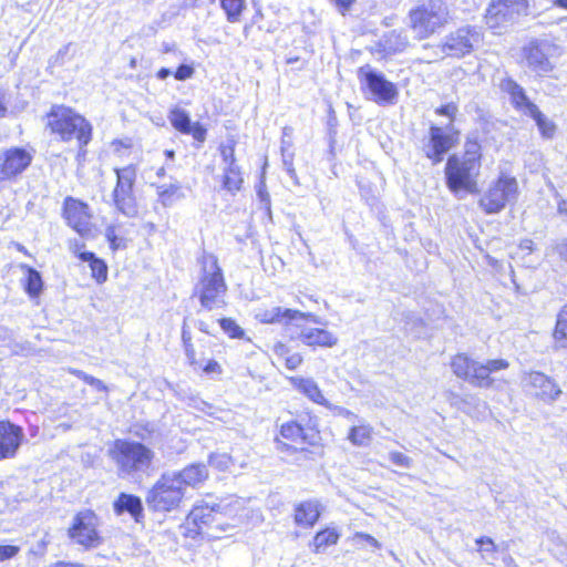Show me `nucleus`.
<instances>
[{"label":"nucleus","instance_id":"nucleus-1","mask_svg":"<svg viewBox=\"0 0 567 567\" xmlns=\"http://www.w3.org/2000/svg\"><path fill=\"white\" fill-rule=\"evenodd\" d=\"M45 126L63 142L76 140L80 148L91 141V124L82 115L63 105L51 107Z\"/></svg>","mask_w":567,"mask_h":567},{"label":"nucleus","instance_id":"nucleus-2","mask_svg":"<svg viewBox=\"0 0 567 567\" xmlns=\"http://www.w3.org/2000/svg\"><path fill=\"white\" fill-rule=\"evenodd\" d=\"M410 28L415 38L427 39L450 21V10L443 0H425L409 13Z\"/></svg>","mask_w":567,"mask_h":567},{"label":"nucleus","instance_id":"nucleus-3","mask_svg":"<svg viewBox=\"0 0 567 567\" xmlns=\"http://www.w3.org/2000/svg\"><path fill=\"white\" fill-rule=\"evenodd\" d=\"M109 454L122 475L147 471L154 457L151 449L140 442L127 440H116Z\"/></svg>","mask_w":567,"mask_h":567},{"label":"nucleus","instance_id":"nucleus-4","mask_svg":"<svg viewBox=\"0 0 567 567\" xmlns=\"http://www.w3.org/2000/svg\"><path fill=\"white\" fill-rule=\"evenodd\" d=\"M203 271L204 274L197 288L200 305L207 310L224 307L226 305L227 286L215 256H204Z\"/></svg>","mask_w":567,"mask_h":567},{"label":"nucleus","instance_id":"nucleus-5","mask_svg":"<svg viewBox=\"0 0 567 567\" xmlns=\"http://www.w3.org/2000/svg\"><path fill=\"white\" fill-rule=\"evenodd\" d=\"M518 194L516 178L501 174L496 181L489 184L478 204L486 214H497L507 205L515 203Z\"/></svg>","mask_w":567,"mask_h":567},{"label":"nucleus","instance_id":"nucleus-6","mask_svg":"<svg viewBox=\"0 0 567 567\" xmlns=\"http://www.w3.org/2000/svg\"><path fill=\"white\" fill-rule=\"evenodd\" d=\"M184 495L177 476L165 473L147 493L146 504L153 511L169 512L179 505Z\"/></svg>","mask_w":567,"mask_h":567},{"label":"nucleus","instance_id":"nucleus-7","mask_svg":"<svg viewBox=\"0 0 567 567\" xmlns=\"http://www.w3.org/2000/svg\"><path fill=\"white\" fill-rule=\"evenodd\" d=\"M481 164L464 159L458 156H451L447 159L445 174L450 189L456 193L465 189L470 193L475 190L476 177L480 174Z\"/></svg>","mask_w":567,"mask_h":567},{"label":"nucleus","instance_id":"nucleus-8","mask_svg":"<svg viewBox=\"0 0 567 567\" xmlns=\"http://www.w3.org/2000/svg\"><path fill=\"white\" fill-rule=\"evenodd\" d=\"M116 186L113 190V202L116 209L127 217L137 215L133 186L136 179V168L133 165L115 168Z\"/></svg>","mask_w":567,"mask_h":567},{"label":"nucleus","instance_id":"nucleus-9","mask_svg":"<svg viewBox=\"0 0 567 567\" xmlns=\"http://www.w3.org/2000/svg\"><path fill=\"white\" fill-rule=\"evenodd\" d=\"M358 76L362 84L370 91L372 100L378 104H392L398 97V89L394 83L369 64L361 66Z\"/></svg>","mask_w":567,"mask_h":567},{"label":"nucleus","instance_id":"nucleus-10","mask_svg":"<svg viewBox=\"0 0 567 567\" xmlns=\"http://www.w3.org/2000/svg\"><path fill=\"white\" fill-rule=\"evenodd\" d=\"M527 10L526 0H491L485 14L486 25L497 31Z\"/></svg>","mask_w":567,"mask_h":567},{"label":"nucleus","instance_id":"nucleus-11","mask_svg":"<svg viewBox=\"0 0 567 567\" xmlns=\"http://www.w3.org/2000/svg\"><path fill=\"white\" fill-rule=\"evenodd\" d=\"M280 436L290 443L277 439L276 443L279 452L305 454L307 452L306 445L315 444L317 433L310 429H303L295 421H290L281 425Z\"/></svg>","mask_w":567,"mask_h":567},{"label":"nucleus","instance_id":"nucleus-12","mask_svg":"<svg viewBox=\"0 0 567 567\" xmlns=\"http://www.w3.org/2000/svg\"><path fill=\"white\" fill-rule=\"evenodd\" d=\"M480 41L481 34L475 28L462 27L443 39L440 50L444 56L460 59L470 54Z\"/></svg>","mask_w":567,"mask_h":567},{"label":"nucleus","instance_id":"nucleus-13","mask_svg":"<svg viewBox=\"0 0 567 567\" xmlns=\"http://www.w3.org/2000/svg\"><path fill=\"white\" fill-rule=\"evenodd\" d=\"M32 147H10L0 152V181L12 179L22 174L32 163Z\"/></svg>","mask_w":567,"mask_h":567},{"label":"nucleus","instance_id":"nucleus-14","mask_svg":"<svg viewBox=\"0 0 567 567\" xmlns=\"http://www.w3.org/2000/svg\"><path fill=\"white\" fill-rule=\"evenodd\" d=\"M97 516L92 511H83L73 518L69 529V536L76 544L89 547H96L100 544L97 533Z\"/></svg>","mask_w":567,"mask_h":567},{"label":"nucleus","instance_id":"nucleus-15","mask_svg":"<svg viewBox=\"0 0 567 567\" xmlns=\"http://www.w3.org/2000/svg\"><path fill=\"white\" fill-rule=\"evenodd\" d=\"M240 509H243V502L239 498H233L227 504H217L216 506L199 505L190 511L188 520L200 528L203 525L215 522L217 514L236 517Z\"/></svg>","mask_w":567,"mask_h":567},{"label":"nucleus","instance_id":"nucleus-16","mask_svg":"<svg viewBox=\"0 0 567 567\" xmlns=\"http://www.w3.org/2000/svg\"><path fill=\"white\" fill-rule=\"evenodd\" d=\"M64 217L68 225L81 236H89L92 231L91 213L89 206L75 198L66 197L64 200Z\"/></svg>","mask_w":567,"mask_h":567},{"label":"nucleus","instance_id":"nucleus-17","mask_svg":"<svg viewBox=\"0 0 567 567\" xmlns=\"http://www.w3.org/2000/svg\"><path fill=\"white\" fill-rule=\"evenodd\" d=\"M524 382L526 386H529L534 391L537 398L545 402H554L561 394V390L557 383L543 372H527Z\"/></svg>","mask_w":567,"mask_h":567},{"label":"nucleus","instance_id":"nucleus-18","mask_svg":"<svg viewBox=\"0 0 567 567\" xmlns=\"http://www.w3.org/2000/svg\"><path fill=\"white\" fill-rule=\"evenodd\" d=\"M256 319L262 323H275L284 320L288 322L298 321L301 319L310 320L315 323H320L319 318L312 313H305L292 309H282L281 307H272L270 309H260L255 315Z\"/></svg>","mask_w":567,"mask_h":567},{"label":"nucleus","instance_id":"nucleus-19","mask_svg":"<svg viewBox=\"0 0 567 567\" xmlns=\"http://www.w3.org/2000/svg\"><path fill=\"white\" fill-rule=\"evenodd\" d=\"M454 143V136L451 133L432 125L430 127V145L426 151V156L434 163H439L442 161L444 154L453 147Z\"/></svg>","mask_w":567,"mask_h":567},{"label":"nucleus","instance_id":"nucleus-20","mask_svg":"<svg viewBox=\"0 0 567 567\" xmlns=\"http://www.w3.org/2000/svg\"><path fill=\"white\" fill-rule=\"evenodd\" d=\"M23 439L20 426L0 422V460L14 456Z\"/></svg>","mask_w":567,"mask_h":567},{"label":"nucleus","instance_id":"nucleus-21","mask_svg":"<svg viewBox=\"0 0 567 567\" xmlns=\"http://www.w3.org/2000/svg\"><path fill=\"white\" fill-rule=\"evenodd\" d=\"M297 338L308 347L332 348L338 343L332 332L320 328L303 327Z\"/></svg>","mask_w":567,"mask_h":567},{"label":"nucleus","instance_id":"nucleus-22","mask_svg":"<svg viewBox=\"0 0 567 567\" xmlns=\"http://www.w3.org/2000/svg\"><path fill=\"white\" fill-rule=\"evenodd\" d=\"M288 380L295 390L303 394L310 401L326 408H330V403L324 398L320 388L318 386V383L313 379L303 377H290Z\"/></svg>","mask_w":567,"mask_h":567},{"label":"nucleus","instance_id":"nucleus-23","mask_svg":"<svg viewBox=\"0 0 567 567\" xmlns=\"http://www.w3.org/2000/svg\"><path fill=\"white\" fill-rule=\"evenodd\" d=\"M451 367L457 378L464 379L471 384L478 386L476 375H478L480 362L471 359L466 354L460 353L453 358Z\"/></svg>","mask_w":567,"mask_h":567},{"label":"nucleus","instance_id":"nucleus-24","mask_svg":"<svg viewBox=\"0 0 567 567\" xmlns=\"http://www.w3.org/2000/svg\"><path fill=\"white\" fill-rule=\"evenodd\" d=\"M174 476H177L179 481L181 487H184V492L186 487H198L203 484L208 477V470L206 465L196 463L190 464L178 472H172Z\"/></svg>","mask_w":567,"mask_h":567},{"label":"nucleus","instance_id":"nucleus-25","mask_svg":"<svg viewBox=\"0 0 567 567\" xmlns=\"http://www.w3.org/2000/svg\"><path fill=\"white\" fill-rule=\"evenodd\" d=\"M502 90L511 95L512 104L524 114L530 112V106H536L532 103L525 94L524 89L518 85L514 80L507 79L502 82Z\"/></svg>","mask_w":567,"mask_h":567},{"label":"nucleus","instance_id":"nucleus-26","mask_svg":"<svg viewBox=\"0 0 567 567\" xmlns=\"http://www.w3.org/2000/svg\"><path fill=\"white\" fill-rule=\"evenodd\" d=\"M526 61L528 66L539 75L553 70L551 62L539 45L532 44L526 49Z\"/></svg>","mask_w":567,"mask_h":567},{"label":"nucleus","instance_id":"nucleus-27","mask_svg":"<svg viewBox=\"0 0 567 567\" xmlns=\"http://www.w3.org/2000/svg\"><path fill=\"white\" fill-rule=\"evenodd\" d=\"M319 503L313 501L302 502L295 508L296 524L305 527H311L319 519Z\"/></svg>","mask_w":567,"mask_h":567},{"label":"nucleus","instance_id":"nucleus-28","mask_svg":"<svg viewBox=\"0 0 567 567\" xmlns=\"http://www.w3.org/2000/svg\"><path fill=\"white\" fill-rule=\"evenodd\" d=\"M509 367L508 361L504 359H493L487 360L486 363H480L478 375L476 379L478 380L480 388H491L494 385V379L491 377L492 373L505 370Z\"/></svg>","mask_w":567,"mask_h":567},{"label":"nucleus","instance_id":"nucleus-29","mask_svg":"<svg viewBox=\"0 0 567 567\" xmlns=\"http://www.w3.org/2000/svg\"><path fill=\"white\" fill-rule=\"evenodd\" d=\"M114 512L117 515L123 513H128L136 522H138V517L142 515L143 507L140 497L121 493L117 499L114 502Z\"/></svg>","mask_w":567,"mask_h":567},{"label":"nucleus","instance_id":"nucleus-30","mask_svg":"<svg viewBox=\"0 0 567 567\" xmlns=\"http://www.w3.org/2000/svg\"><path fill=\"white\" fill-rule=\"evenodd\" d=\"M158 202L164 207L173 206L177 200L185 197L179 183L162 184L156 186Z\"/></svg>","mask_w":567,"mask_h":567},{"label":"nucleus","instance_id":"nucleus-31","mask_svg":"<svg viewBox=\"0 0 567 567\" xmlns=\"http://www.w3.org/2000/svg\"><path fill=\"white\" fill-rule=\"evenodd\" d=\"M373 427L368 423H360L350 429L348 440L354 446H367L372 441Z\"/></svg>","mask_w":567,"mask_h":567},{"label":"nucleus","instance_id":"nucleus-32","mask_svg":"<svg viewBox=\"0 0 567 567\" xmlns=\"http://www.w3.org/2000/svg\"><path fill=\"white\" fill-rule=\"evenodd\" d=\"M340 538V533L336 528H326L316 534L312 547L315 553H322L329 546L336 545Z\"/></svg>","mask_w":567,"mask_h":567},{"label":"nucleus","instance_id":"nucleus-33","mask_svg":"<svg viewBox=\"0 0 567 567\" xmlns=\"http://www.w3.org/2000/svg\"><path fill=\"white\" fill-rule=\"evenodd\" d=\"M292 146V143L290 138H281V156H282V167L285 172L289 175V177L292 179L295 185H300L298 175L296 173L295 166H293V152L290 151Z\"/></svg>","mask_w":567,"mask_h":567},{"label":"nucleus","instance_id":"nucleus-34","mask_svg":"<svg viewBox=\"0 0 567 567\" xmlns=\"http://www.w3.org/2000/svg\"><path fill=\"white\" fill-rule=\"evenodd\" d=\"M126 230L121 224H110L105 228V237L112 250L126 247Z\"/></svg>","mask_w":567,"mask_h":567},{"label":"nucleus","instance_id":"nucleus-35","mask_svg":"<svg viewBox=\"0 0 567 567\" xmlns=\"http://www.w3.org/2000/svg\"><path fill=\"white\" fill-rule=\"evenodd\" d=\"M537 124L540 134L546 138H551L556 132V125L553 121L546 117L537 106H530V112H527Z\"/></svg>","mask_w":567,"mask_h":567},{"label":"nucleus","instance_id":"nucleus-36","mask_svg":"<svg viewBox=\"0 0 567 567\" xmlns=\"http://www.w3.org/2000/svg\"><path fill=\"white\" fill-rule=\"evenodd\" d=\"M27 272L24 288L30 297H38L43 288V281L38 270L23 265L21 267Z\"/></svg>","mask_w":567,"mask_h":567},{"label":"nucleus","instance_id":"nucleus-37","mask_svg":"<svg viewBox=\"0 0 567 567\" xmlns=\"http://www.w3.org/2000/svg\"><path fill=\"white\" fill-rule=\"evenodd\" d=\"M209 464L219 470V471H228L231 470L238 463L239 467L245 466V461H237L234 455H228L227 453H212L209 455Z\"/></svg>","mask_w":567,"mask_h":567},{"label":"nucleus","instance_id":"nucleus-38","mask_svg":"<svg viewBox=\"0 0 567 567\" xmlns=\"http://www.w3.org/2000/svg\"><path fill=\"white\" fill-rule=\"evenodd\" d=\"M229 22L239 21V17L246 8V0H217Z\"/></svg>","mask_w":567,"mask_h":567},{"label":"nucleus","instance_id":"nucleus-39","mask_svg":"<svg viewBox=\"0 0 567 567\" xmlns=\"http://www.w3.org/2000/svg\"><path fill=\"white\" fill-rule=\"evenodd\" d=\"M168 120L172 126L183 134L188 131V127L193 124L189 114L181 107L172 109L168 114Z\"/></svg>","mask_w":567,"mask_h":567},{"label":"nucleus","instance_id":"nucleus-40","mask_svg":"<svg viewBox=\"0 0 567 567\" xmlns=\"http://www.w3.org/2000/svg\"><path fill=\"white\" fill-rule=\"evenodd\" d=\"M243 184L241 172L238 165L225 167L224 169V187L234 193L240 189Z\"/></svg>","mask_w":567,"mask_h":567},{"label":"nucleus","instance_id":"nucleus-41","mask_svg":"<svg viewBox=\"0 0 567 567\" xmlns=\"http://www.w3.org/2000/svg\"><path fill=\"white\" fill-rule=\"evenodd\" d=\"M476 544L478 545V550L481 551L482 558L488 563H493L496 557V545L489 537H481L476 539Z\"/></svg>","mask_w":567,"mask_h":567},{"label":"nucleus","instance_id":"nucleus-42","mask_svg":"<svg viewBox=\"0 0 567 567\" xmlns=\"http://www.w3.org/2000/svg\"><path fill=\"white\" fill-rule=\"evenodd\" d=\"M92 277L96 280L97 284H103L107 279V266L106 264L100 259L96 258L92 260L90 264Z\"/></svg>","mask_w":567,"mask_h":567},{"label":"nucleus","instance_id":"nucleus-43","mask_svg":"<svg viewBox=\"0 0 567 567\" xmlns=\"http://www.w3.org/2000/svg\"><path fill=\"white\" fill-rule=\"evenodd\" d=\"M554 337L557 340H567V305L558 313Z\"/></svg>","mask_w":567,"mask_h":567},{"label":"nucleus","instance_id":"nucleus-44","mask_svg":"<svg viewBox=\"0 0 567 567\" xmlns=\"http://www.w3.org/2000/svg\"><path fill=\"white\" fill-rule=\"evenodd\" d=\"M449 400L452 406H455L465 413H471L470 405L474 403L477 399L473 395L460 398L455 394H451Z\"/></svg>","mask_w":567,"mask_h":567},{"label":"nucleus","instance_id":"nucleus-45","mask_svg":"<svg viewBox=\"0 0 567 567\" xmlns=\"http://www.w3.org/2000/svg\"><path fill=\"white\" fill-rule=\"evenodd\" d=\"M221 329L231 338H241L244 336V330L229 318H224L219 320Z\"/></svg>","mask_w":567,"mask_h":567},{"label":"nucleus","instance_id":"nucleus-46","mask_svg":"<svg viewBox=\"0 0 567 567\" xmlns=\"http://www.w3.org/2000/svg\"><path fill=\"white\" fill-rule=\"evenodd\" d=\"M464 159H471L481 164V146L476 141H467L465 143V153L462 156Z\"/></svg>","mask_w":567,"mask_h":567},{"label":"nucleus","instance_id":"nucleus-47","mask_svg":"<svg viewBox=\"0 0 567 567\" xmlns=\"http://www.w3.org/2000/svg\"><path fill=\"white\" fill-rule=\"evenodd\" d=\"M389 460L400 467L410 468L412 466V460L401 452H390Z\"/></svg>","mask_w":567,"mask_h":567},{"label":"nucleus","instance_id":"nucleus-48","mask_svg":"<svg viewBox=\"0 0 567 567\" xmlns=\"http://www.w3.org/2000/svg\"><path fill=\"white\" fill-rule=\"evenodd\" d=\"M184 134H190L194 140L198 142H204L206 138V128H204L198 122L193 123L188 131H186Z\"/></svg>","mask_w":567,"mask_h":567},{"label":"nucleus","instance_id":"nucleus-49","mask_svg":"<svg viewBox=\"0 0 567 567\" xmlns=\"http://www.w3.org/2000/svg\"><path fill=\"white\" fill-rule=\"evenodd\" d=\"M220 154L226 167L236 166L235 150L234 146H221Z\"/></svg>","mask_w":567,"mask_h":567},{"label":"nucleus","instance_id":"nucleus-50","mask_svg":"<svg viewBox=\"0 0 567 567\" xmlns=\"http://www.w3.org/2000/svg\"><path fill=\"white\" fill-rule=\"evenodd\" d=\"M20 551L19 546L14 545H0V563L11 559Z\"/></svg>","mask_w":567,"mask_h":567},{"label":"nucleus","instance_id":"nucleus-51","mask_svg":"<svg viewBox=\"0 0 567 567\" xmlns=\"http://www.w3.org/2000/svg\"><path fill=\"white\" fill-rule=\"evenodd\" d=\"M194 68L188 64H181L174 73V78L178 81H185L194 75Z\"/></svg>","mask_w":567,"mask_h":567},{"label":"nucleus","instance_id":"nucleus-52","mask_svg":"<svg viewBox=\"0 0 567 567\" xmlns=\"http://www.w3.org/2000/svg\"><path fill=\"white\" fill-rule=\"evenodd\" d=\"M78 375L87 384L94 386L96 390L99 391H106L107 388L106 385L99 379L92 377V375H89L84 372H79Z\"/></svg>","mask_w":567,"mask_h":567},{"label":"nucleus","instance_id":"nucleus-53","mask_svg":"<svg viewBox=\"0 0 567 567\" xmlns=\"http://www.w3.org/2000/svg\"><path fill=\"white\" fill-rule=\"evenodd\" d=\"M285 365L289 370H296L302 363V357L298 352L289 353L285 359Z\"/></svg>","mask_w":567,"mask_h":567},{"label":"nucleus","instance_id":"nucleus-54","mask_svg":"<svg viewBox=\"0 0 567 567\" xmlns=\"http://www.w3.org/2000/svg\"><path fill=\"white\" fill-rule=\"evenodd\" d=\"M435 113L449 117L452 122L457 113V106L454 103H449L446 105L437 107Z\"/></svg>","mask_w":567,"mask_h":567},{"label":"nucleus","instance_id":"nucleus-55","mask_svg":"<svg viewBox=\"0 0 567 567\" xmlns=\"http://www.w3.org/2000/svg\"><path fill=\"white\" fill-rule=\"evenodd\" d=\"M331 411H333L334 414L337 415H340V416H343L350 421H354L358 419V415L354 414L352 411L346 409V408H341V406H336V405H332L330 404V408H329Z\"/></svg>","mask_w":567,"mask_h":567},{"label":"nucleus","instance_id":"nucleus-56","mask_svg":"<svg viewBox=\"0 0 567 567\" xmlns=\"http://www.w3.org/2000/svg\"><path fill=\"white\" fill-rule=\"evenodd\" d=\"M554 250L558 254L559 258L567 262V239H560L554 246Z\"/></svg>","mask_w":567,"mask_h":567},{"label":"nucleus","instance_id":"nucleus-57","mask_svg":"<svg viewBox=\"0 0 567 567\" xmlns=\"http://www.w3.org/2000/svg\"><path fill=\"white\" fill-rule=\"evenodd\" d=\"M83 247V245H79L78 243L74 245V252L79 255V258L83 261H87L89 264L92 262V260L96 259L95 255L90 251H80V248Z\"/></svg>","mask_w":567,"mask_h":567},{"label":"nucleus","instance_id":"nucleus-58","mask_svg":"<svg viewBox=\"0 0 567 567\" xmlns=\"http://www.w3.org/2000/svg\"><path fill=\"white\" fill-rule=\"evenodd\" d=\"M354 538L355 539H362V540H365L368 544H370L371 546H373L374 548H380L381 545L380 543L371 535L369 534H364V533H357L354 535Z\"/></svg>","mask_w":567,"mask_h":567},{"label":"nucleus","instance_id":"nucleus-59","mask_svg":"<svg viewBox=\"0 0 567 567\" xmlns=\"http://www.w3.org/2000/svg\"><path fill=\"white\" fill-rule=\"evenodd\" d=\"M203 371L205 373H220L221 368L217 361L208 360L207 363L203 367Z\"/></svg>","mask_w":567,"mask_h":567},{"label":"nucleus","instance_id":"nucleus-60","mask_svg":"<svg viewBox=\"0 0 567 567\" xmlns=\"http://www.w3.org/2000/svg\"><path fill=\"white\" fill-rule=\"evenodd\" d=\"M274 352L279 359H285L289 353V349L286 344L278 342L274 346Z\"/></svg>","mask_w":567,"mask_h":567},{"label":"nucleus","instance_id":"nucleus-61","mask_svg":"<svg viewBox=\"0 0 567 567\" xmlns=\"http://www.w3.org/2000/svg\"><path fill=\"white\" fill-rule=\"evenodd\" d=\"M164 53H172L177 60H185L183 53L178 51L174 44L164 43L163 44Z\"/></svg>","mask_w":567,"mask_h":567},{"label":"nucleus","instance_id":"nucleus-62","mask_svg":"<svg viewBox=\"0 0 567 567\" xmlns=\"http://www.w3.org/2000/svg\"><path fill=\"white\" fill-rule=\"evenodd\" d=\"M341 13L348 11L355 0H332Z\"/></svg>","mask_w":567,"mask_h":567},{"label":"nucleus","instance_id":"nucleus-63","mask_svg":"<svg viewBox=\"0 0 567 567\" xmlns=\"http://www.w3.org/2000/svg\"><path fill=\"white\" fill-rule=\"evenodd\" d=\"M13 338V332L4 327H0V340L3 342H9Z\"/></svg>","mask_w":567,"mask_h":567},{"label":"nucleus","instance_id":"nucleus-64","mask_svg":"<svg viewBox=\"0 0 567 567\" xmlns=\"http://www.w3.org/2000/svg\"><path fill=\"white\" fill-rule=\"evenodd\" d=\"M50 567H83V566L78 563L56 561V563L50 565Z\"/></svg>","mask_w":567,"mask_h":567}]
</instances>
